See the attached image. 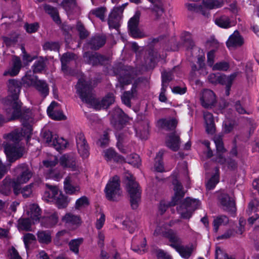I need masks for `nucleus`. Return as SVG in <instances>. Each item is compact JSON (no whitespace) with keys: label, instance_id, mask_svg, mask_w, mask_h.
Instances as JSON below:
<instances>
[{"label":"nucleus","instance_id":"49","mask_svg":"<svg viewBox=\"0 0 259 259\" xmlns=\"http://www.w3.org/2000/svg\"><path fill=\"white\" fill-rule=\"evenodd\" d=\"M71 179L70 178L68 177L66 178L65 179L64 184V189L67 193L69 194H72L75 193L76 191H78L79 189L77 186L74 187L72 186L71 184Z\"/></svg>","mask_w":259,"mask_h":259},{"label":"nucleus","instance_id":"9","mask_svg":"<svg viewBox=\"0 0 259 259\" xmlns=\"http://www.w3.org/2000/svg\"><path fill=\"white\" fill-rule=\"evenodd\" d=\"M138 74L137 69L131 66H123L119 71L118 77V81L121 85L122 89H123L124 85L130 84L133 78Z\"/></svg>","mask_w":259,"mask_h":259},{"label":"nucleus","instance_id":"61","mask_svg":"<svg viewBox=\"0 0 259 259\" xmlns=\"http://www.w3.org/2000/svg\"><path fill=\"white\" fill-rule=\"evenodd\" d=\"M48 114L50 117L55 120H60L66 119L65 116L60 110L52 111L48 112Z\"/></svg>","mask_w":259,"mask_h":259},{"label":"nucleus","instance_id":"11","mask_svg":"<svg viewBox=\"0 0 259 259\" xmlns=\"http://www.w3.org/2000/svg\"><path fill=\"white\" fill-rule=\"evenodd\" d=\"M200 100L202 106L207 109H211L217 103L216 96L214 93L209 89H204L200 93Z\"/></svg>","mask_w":259,"mask_h":259},{"label":"nucleus","instance_id":"54","mask_svg":"<svg viewBox=\"0 0 259 259\" xmlns=\"http://www.w3.org/2000/svg\"><path fill=\"white\" fill-rule=\"evenodd\" d=\"M182 39L185 46L188 49H192L194 47V42L192 40L191 34L188 32H185L182 36Z\"/></svg>","mask_w":259,"mask_h":259},{"label":"nucleus","instance_id":"36","mask_svg":"<svg viewBox=\"0 0 259 259\" xmlns=\"http://www.w3.org/2000/svg\"><path fill=\"white\" fill-rule=\"evenodd\" d=\"M165 236L171 242L169 245L171 247L175 249V245L179 246L182 243L180 238L178 236L176 233L172 230H169L165 233Z\"/></svg>","mask_w":259,"mask_h":259},{"label":"nucleus","instance_id":"32","mask_svg":"<svg viewBox=\"0 0 259 259\" xmlns=\"http://www.w3.org/2000/svg\"><path fill=\"white\" fill-rule=\"evenodd\" d=\"M34 88L39 92L43 98L46 97L49 93V87L47 82L44 80L38 79Z\"/></svg>","mask_w":259,"mask_h":259},{"label":"nucleus","instance_id":"17","mask_svg":"<svg viewBox=\"0 0 259 259\" xmlns=\"http://www.w3.org/2000/svg\"><path fill=\"white\" fill-rule=\"evenodd\" d=\"M175 185V195L172 197L170 205L175 206L181 202L182 199L184 197L185 192L183 190V186L179 182L174 183Z\"/></svg>","mask_w":259,"mask_h":259},{"label":"nucleus","instance_id":"22","mask_svg":"<svg viewBox=\"0 0 259 259\" xmlns=\"http://www.w3.org/2000/svg\"><path fill=\"white\" fill-rule=\"evenodd\" d=\"M83 58L88 63L93 65L101 63L104 60V56L96 52H86L83 54Z\"/></svg>","mask_w":259,"mask_h":259},{"label":"nucleus","instance_id":"38","mask_svg":"<svg viewBox=\"0 0 259 259\" xmlns=\"http://www.w3.org/2000/svg\"><path fill=\"white\" fill-rule=\"evenodd\" d=\"M37 236L38 241L41 243L48 244L52 241L51 233L49 231H39Z\"/></svg>","mask_w":259,"mask_h":259},{"label":"nucleus","instance_id":"24","mask_svg":"<svg viewBox=\"0 0 259 259\" xmlns=\"http://www.w3.org/2000/svg\"><path fill=\"white\" fill-rule=\"evenodd\" d=\"M27 214L28 216L31 218L34 224L40 219L41 209L37 204H31L28 207Z\"/></svg>","mask_w":259,"mask_h":259},{"label":"nucleus","instance_id":"41","mask_svg":"<svg viewBox=\"0 0 259 259\" xmlns=\"http://www.w3.org/2000/svg\"><path fill=\"white\" fill-rule=\"evenodd\" d=\"M206 130H215L214 118L212 114L208 112H203Z\"/></svg>","mask_w":259,"mask_h":259},{"label":"nucleus","instance_id":"43","mask_svg":"<svg viewBox=\"0 0 259 259\" xmlns=\"http://www.w3.org/2000/svg\"><path fill=\"white\" fill-rule=\"evenodd\" d=\"M215 23L220 27L228 28L231 27V21L228 16L223 15L215 19Z\"/></svg>","mask_w":259,"mask_h":259},{"label":"nucleus","instance_id":"50","mask_svg":"<svg viewBox=\"0 0 259 259\" xmlns=\"http://www.w3.org/2000/svg\"><path fill=\"white\" fill-rule=\"evenodd\" d=\"M213 141L215 144L217 152L218 153H223L226 151L222 141V135H218L214 136Z\"/></svg>","mask_w":259,"mask_h":259},{"label":"nucleus","instance_id":"64","mask_svg":"<svg viewBox=\"0 0 259 259\" xmlns=\"http://www.w3.org/2000/svg\"><path fill=\"white\" fill-rule=\"evenodd\" d=\"M230 66L228 62L223 61L217 63L212 67L213 70L227 71Z\"/></svg>","mask_w":259,"mask_h":259},{"label":"nucleus","instance_id":"44","mask_svg":"<svg viewBox=\"0 0 259 259\" xmlns=\"http://www.w3.org/2000/svg\"><path fill=\"white\" fill-rule=\"evenodd\" d=\"M146 240L145 238H143L140 245L137 244L135 239L133 240L132 244V249L135 252L140 254L144 253L146 250Z\"/></svg>","mask_w":259,"mask_h":259},{"label":"nucleus","instance_id":"28","mask_svg":"<svg viewBox=\"0 0 259 259\" xmlns=\"http://www.w3.org/2000/svg\"><path fill=\"white\" fill-rule=\"evenodd\" d=\"M176 250L179 252L180 255L186 259H188L191 255L193 250L194 247L193 245L184 246L182 243L179 246L175 245Z\"/></svg>","mask_w":259,"mask_h":259},{"label":"nucleus","instance_id":"40","mask_svg":"<svg viewBox=\"0 0 259 259\" xmlns=\"http://www.w3.org/2000/svg\"><path fill=\"white\" fill-rule=\"evenodd\" d=\"M45 11L51 15L54 21L57 24L60 23L61 20L57 9L50 5H46L44 6Z\"/></svg>","mask_w":259,"mask_h":259},{"label":"nucleus","instance_id":"4","mask_svg":"<svg viewBox=\"0 0 259 259\" xmlns=\"http://www.w3.org/2000/svg\"><path fill=\"white\" fill-rule=\"evenodd\" d=\"M126 180V189L130 197V203L133 209H137L141 201V191L139 184L135 181V179L131 174L125 176Z\"/></svg>","mask_w":259,"mask_h":259},{"label":"nucleus","instance_id":"15","mask_svg":"<svg viewBox=\"0 0 259 259\" xmlns=\"http://www.w3.org/2000/svg\"><path fill=\"white\" fill-rule=\"evenodd\" d=\"M76 156L74 153H68L61 156L59 159L60 165L64 168L74 170L76 166Z\"/></svg>","mask_w":259,"mask_h":259},{"label":"nucleus","instance_id":"63","mask_svg":"<svg viewBox=\"0 0 259 259\" xmlns=\"http://www.w3.org/2000/svg\"><path fill=\"white\" fill-rule=\"evenodd\" d=\"M58 159L56 157L54 156L50 159H47L42 161L44 165L48 168V169L54 168L58 163Z\"/></svg>","mask_w":259,"mask_h":259},{"label":"nucleus","instance_id":"7","mask_svg":"<svg viewBox=\"0 0 259 259\" xmlns=\"http://www.w3.org/2000/svg\"><path fill=\"white\" fill-rule=\"evenodd\" d=\"M106 197L109 200L116 201L121 195L119 179L117 176L109 180L105 188Z\"/></svg>","mask_w":259,"mask_h":259},{"label":"nucleus","instance_id":"33","mask_svg":"<svg viewBox=\"0 0 259 259\" xmlns=\"http://www.w3.org/2000/svg\"><path fill=\"white\" fill-rule=\"evenodd\" d=\"M30 70L27 71L25 75L22 78V82L26 87H34L35 83L38 79L37 77L33 74Z\"/></svg>","mask_w":259,"mask_h":259},{"label":"nucleus","instance_id":"29","mask_svg":"<svg viewBox=\"0 0 259 259\" xmlns=\"http://www.w3.org/2000/svg\"><path fill=\"white\" fill-rule=\"evenodd\" d=\"M104 156L107 160L113 159L114 161L119 163H125V158L117 153L113 149L110 148L104 151Z\"/></svg>","mask_w":259,"mask_h":259},{"label":"nucleus","instance_id":"58","mask_svg":"<svg viewBox=\"0 0 259 259\" xmlns=\"http://www.w3.org/2000/svg\"><path fill=\"white\" fill-rule=\"evenodd\" d=\"M76 29L79 32V37L81 39H84L89 35V32L86 30L83 24L80 22H78L76 24Z\"/></svg>","mask_w":259,"mask_h":259},{"label":"nucleus","instance_id":"2","mask_svg":"<svg viewBox=\"0 0 259 259\" xmlns=\"http://www.w3.org/2000/svg\"><path fill=\"white\" fill-rule=\"evenodd\" d=\"M32 131H12L4 138L7 143L4 147L5 153L8 161L11 164L21 158L25 152L24 145L21 141L23 140L28 143L32 135Z\"/></svg>","mask_w":259,"mask_h":259},{"label":"nucleus","instance_id":"47","mask_svg":"<svg viewBox=\"0 0 259 259\" xmlns=\"http://www.w3.org/2000/svg\"><path fill=\"white\" fill-rule=\"evenodd\" d=\"M54 201L59 208H65L68 205V201L66 197L63 195L61 193H58V195H57Z\"/></svg>","mask_w":259,"mask_h":259},{"label":"nucleus","instance_id":"30","mask_svg":"<svg viewBox=\"0 0 259 259\" xmlns=\"http://www.w3.org/2000/svg\"><path fill=\"white\" fill-rule=\"evenodd\" d=\"M48 190H46L43 195L44 199L47 201H54L57 195H58L59 190L57 187L46 184Z\"/></svg>","mask_w":259,"mask_h":259},{"label":"nucleus","instance_id":"53","mask_svg":"<svg viewBox=\"0 0 259 259\" xmlns=\"http://www.w3.org/2000/svg\"><path fill=\"white\" fill-rule=\"evenodd\" d=\"M126 162L135 167H138L141 163V159L139 156L136 154L133 153L128 155L126 158H125Z\"/></svg>","mask_w":259,"mask_h":259},{"label":"nucleus","instance_id":"1","mask_svg":"<svg viewBox=\"0 0 259 259\" xmlns=\"http://www.w3.org/2000/svg\"><path fill=\"white\" fill-rule=\"evenodd\" d=\"M22 82L15 79H10L7 83L8 95L5 101V109L7 113L12 112V119L21 117L22 124L26 130H32L34 120L29 109L22 108V103L19 100Z\"/></svg>","mask_w":259,"mask_h":259},{"label":"nucleus","instance_id":"52","mask_svg":"<svg viewBox=\"0 0 259 259\" xmlns=\"http://www.w3.org/2000/svg\"><path fill=\"white\" fill-rule=\"evenodd\" d=\"M219 170V168L216 167L215 168V171H216L215 174L211 177V178L209 179V180L208 181V182L206 184L207 189H209V190L213 189L215 187V185L219 183V176L218 174Z\"/></svg>","mask_w":259,"mask_h":259},{"label":"nucleus","instance_id":"6","mask_svg":"<svg viewBox=\"0 0 259 259\" xmlns=\"http://www.w3.org/2000/svg\"><path fill=\"white\" fill-rule=\"evenodd\" d=\"M40 134L48 145L53 147L58 151L66 148L68 144L65 139L62 137L59 138L52 131H42Z\"/></svg>","mask_w":259,"mask_h":259},{"label":"nucleus","instance_id":"13","mask_svg":"<svg viewBox=\"0 0 259 259\" xmlns=\"http://www.w3.org/2000/svg\"><path fill=\"white\" fill-rule=\"evenodd\" d=\"M140 14L137 12L135 15L131 18L128 23V30L130 34L135 38L142 37L143 36V33L139 28V23Z\"/></svg>","mask_w":259,"mask_h":259},{"label":"nucleus","instance_id":"19","mask_svg":"<svg viewBox=\"0 0 259 259\" xmlns=\"http://www.w3.org/2000/svg\"><path fill=\"white\" fill-rule=\"evenodd\" d=\"M180 139L175 132L170 134L165 140L166 146L174 151H177L180 146Z\"/></svg>","mask_w":259,"mask_h":259},{"label":"nucleus","instance_id":"18","mask_svg":"<svg viewBox=\"0 0 259 259\" xmlns=\"http://www.w3.org/2000/svg\"><path fill=\"white\" fill-rule=\"evenodd\" d=\"M219 199L224 210L231 211H235L236 209L235 202L229 195L226 193H222L220 195Z\"/></svg>","mask_w":259,"mask_h":259},{"label":"nucleus","instance_id":"35","mask_svg":"<svg viewBox=\"0 0 259 259\" xmlns=\"http://www.w3.org/2000/svg\"><path fill=\"white\" fill-rule=\"evenodd\" d=\"M62 221L68 226H78L81 224L80 218L71 213H66L62 218Z\"/></svg>","mask_w":259,"mask_h":259},{"label":"nucleus","instance_id":"45","mask_svg":"<svg viewBox=\"0 0 259 259\" xmlns=\"http://www.w3.org/2000/svg\"><path fill=\"white\" fill-rule=\"evenodd\" d=\"M18 227L19 230L29 231L31 230V222L29 218H21L18 221Z\"/></svg>","mask_w":259,"mask_h":259},{"label":"nucleus","instance_id":"21","mask_svg":"<svg viewBox=\"0 0 259 259\" xmlns=\"http://www.w3.org/2000/svg\"><path fill=\"white\" fill-rule=\"evenodd\" d=\"M138 85V81L136 80L133 84L131 90L124 92L121 97L122 102L127 107H130L131 106V99L137 96Z\"/></svg>","mask_w":259,"mask_h":259},{"label":"nucleus","instance_id":"51","mask_svg":"<svg viewBox=\"0 0 259 259\" xmlns=\"http://www.w3.org/2000/svg\"><path fill=\"white\" fill-rule=\"evenodd\" d=\"M83 240L82 238H78L71 240L69 243V248L71 251L75 254H77L79 252V247L82 243Z\"/></svg>","mask_w":259,"mask_h":259},{"label":"nucleus","instance_id":"31","mask_svg":"<svg viewBox=\"0 0 259 259\" xmlns=\"http://www.w3.org/2000/svg\"><path fill=\"white\" fill-rule=\"evenodd\" d=\"M69 238V233L66 230H62L56 234L54 242L56 245L61 246L67 243Z\"/></svg>","mask_w":259,"mask_h":259},{"label":"nucleus","instance_id":"55","mask_svg":"<svg viewBox=\"0 0 259 259\" xmlns=\"http://www.w3.org/2000/svg\"><path fill=\"white\" fill-rule=\"evenodd\" d=\"M47 175L49 178L58 180L63 176L62 172L57 168H53L47 170Z\"/></svg>","mask_w":259,"mask_h":259},{"label":"nucleus","instance_id":"10","mask_svg":"<svg viewBox=\"0 0 259 259\" xmlns=\"http://www.w3.org/2000/svg\"><path fill=\"white\" fill-rule=\"evenodd\" d=\"M14 171L17 174L16 179L18 182L20 184H25L29 181L33 176L32 170L28 165L25 163L18 164L15 168Z\"/></svg>","mask_w":259,"mask_h":259},{"label":"nucleus","instance_id":"46","mask_svg":"<svg viewBox=\"0 0 259 259\" xmlns=\"http://www.w3.org/2000/svg\"><path fill=\"white\" fill-rule=\"evenodd\" d=\"M229 223V219L225 215H221L217 217L213 220V230L215 232H217L219 226L221 225H225Z\"/></svg>","mask_w":259,"mask_h":259},{"label":"nucleus","instance_id":"3","mask_svg":"<svg viewBox=\"0 0 259 259\" xmlns=\"http://www.w3.org/2000/svg\"><path fill=\"white\" fill-rule=\"evenodd\" d=\"M90 81H87L84 78L78 79L76 85L77 93L79 95L82 101L95 106L96 109L107 108L114 102V98L112 95H108L101 101L96 99L93 93V89Z\"/></svg>","mask_w":259,"mask_h":259},{"label":"nucleus","instance_id":"59","mask_svg":"<svg viewBox=\"0 0 259 259\" xmlns=\"http://www.w3.org/2000/svg\"><path fill=\"white\" fill-rule=\"evenodd\" d=\"M76 59V55L72 53L68 52L64 54L61 58V63L68 64L70 61Z\"/></svg>","mask_w":259,"mask_h":259},{"label":"nucleus","instance_id":"14","mask_svg":"<svg viewBox=\"0 0 259 259\" xmlns=\"http://www.w3.org/2000/svg\"><path fill=\"white\" fill-rule=\"evenodd\" d=\"M111 123L115 127L122 125L127 121V117L119 108H116L111 113Z\"/></svg>","mask_w":259,"mask_h":259},{"label":"nucleus","instance_id":"5","mask_svg":"<svg viewBox=\"0 0 259 259\" xmlns=\"http://www.w3.org/2000/svg\"><path fill=\"white\" fill-rule=\"evenodd\" d=\"M200 204V201L198 199L187 197L177 207L178 212L181 218L189 219L193 212L199 208Z\"/></svg>","mask_w":259,"mask_h":259},{"label":"nucleus","instance_id":"23","mask_svg":"<svg viewBox=\"0 0 259 259\" xmlns=\"http://www.w3.org/2000/svg\"><path fill=\"white\" fill-rule=\"evenodd\" d=\"M148 1L153 5V7L151 9V11L155 16V20H158L164 12L162 3L160 0Z\"/></svg>","mask_w":259,"mask_h":259},{"label":"nucleus","instance_id":"16","mask_svg":"<svg viewBox=\"0 0 259 259\" xmlns=\"http://www.w3.org/2000/svg\"><path fill=\"white\" fill-rule=\"evenodd\" d=\"M237 74V73L235 72L229 76H227L225 74H221L219 75L218 83L226 86L225 94L227 96L230 95L231 87L233 81L236 78Z\"/></svg>","mask_w":259,"mask_h":259},{"label":"nucleus","instance_id":"48","mask_svg":"<svg viewBox=\"0 0 259 259\" xmlns=\"http://www.w3.org/2000/svg\"><path fill=\"white\" fill-rule=\"evenodd\" d=\"M45 61L43 58L40 57L33 65L32 68L33 73H37L41 72L45 68Z\"/></svg>","mask_w":259,"mask_h":259},{"label":"nucleus","instance_id":"57","mask_svg":"<svg viewBox=\"0 0 259 259\" xmlns=\"http://www.w3.org/2000/svg\"><path fill=\"white\" fill-rule=\"evenodd\" d=\"M172 73L164 71L162 73V87L167 88L168 83L172 80Z\"/></svg>","mask_w":259,"mask_h":259},{"label":"nucleus","instance_id":"37","mask_svg":"<svg viewBox=\"0 0 259 259\" xmlns=\"http://www.w3.org/2000/svg\"><path fill=\"white\" fill-rule=\"evenodd\" d=\"M11 179L10 177H6L0 184V193L8 196L11 193Z\"/></svg>","mask_w":259,"mask_h":259},{"label":"nucleus","instance_id":"25","mask_svg":"<svg viewBox=\"0 0 259 259\" xmlns=\"http://www.w3.org/2000/svg\"><path fill=\"white\" fill-rule=\"evenodd\" d=\"M178 123V120L174 118L161 119L157 121V125L158 128L174 130L177 127Z\"/></svg>","mask_w":259,"mask_h":259},{"label":"nucleus","instance_id":"8","mask_svg":"<svg viewBox=\"0 0 259 259\" xmlns=\"http://www.w3.org/2000/svg\"><path fill=\"white\" fill-rule=\"evenodd\" d=\"M126 5L127 4H124L112 9L108 18V24L110 28L117 29L119 27L122 13Z\"/></svg>","mask_w":259,"mask_h":259},{"label":"nucleus","instance_id":"27","mask_svg":"<svg viewBox=\"0 0 259 259\" xmlns=\"http://www.w3.org/2000/svg\"><path fill=\"white\" fill-rule=\"evenodd\" d=\"M243 43V38L239 33L235 31L229 38L226 42L228 48L241 46Z\"/></svg>","mask_w":259,"mask_h":259},{"label":"nucleus","instance_id":"20","mask_svg":"<svg viewBox=\"0 0 259 259\" xmlns=\"http://www.w3.org/2000/svg\"><path fill=\"white\" fill-rule=\"evenodd\" d=\"M12 67L4 73V76H16L19 72L22 67V62L19 57L14 56L12 58Z\"/></svg>","mask_w":259,"mask_h":259},{"label":"nucleus","instance_id":"39","mask_svg":"<svg viewBox=\"0 0 259 259\" xmlns=\"http://www.w3.org/2000/svg\"><path fill=\"white\" fill-rule=\"evenodd\" d=\"M164 151L160 150L157 154L155 159L154 168L158 172H163L164 171V166L162 161V157Z\"/></svg>","mask_w":259,"mask_h":259},{"label":"nucleus","instance_id":"62","mask_svg":"<svg viewBox=\"0 0 259 259\" xmlns=\"http://www.w3.org/2000/svg\"><path fill=\"white\" fill-rule=\"evenodd\" d=\"M259 205V203L256 200L251 201L248 206V209L246 210V212L248 215H250L253 212L257 211V207Z\"/></svg>","mask_w":259,"mask_h":259},{"label":"nucleus","instance_id":"34","mask_svg":"<svg viewBox=\"0 0 259 259\" xmlns=\"http://www.w3.org/2000/svg\"><path fill=\"white\" fill-rule=\"evenodd\" d=\"M58 221V216L56 213H53L50 216L42 218L40 221L41 224L46 228H51L55 225Z\"/></svg>","mask_w":259,"mask_h":259},{"label":"nucleus","instance_id":"12","mask_svg":"<svg viewBox=\"0 0 259 259\" xmlns=\"http://www.w3.org/2000/svg\"><path fill=\"white\" fill-rule=\"evenodd\" d=\"M76 146L78 153L82 158H87L90 154V148L84 136L81 132L78 133L76 136Z\"/></svg>","mask_w":259,"mask_h":259},{"label":"nucleus","instance_id":"42","mask_svg":"<svg viewBox=\"0 0 259 259\" xmlns=\"http://www.w3.org/2000/svg\"><path fill=\"white\" fill-rule=\"evenodd\" d=\"M204 6L208 9H217L222 7L224 0H202Z\"/></svg>","mask_w":259,"mask_h":259},{"label":"nucleus","instance_id":"56","mask_svg":"<svg viewBox=\"0 0 259 259\" xmlns=\"http://www.w3.org/2000/svg\"><path fill=\"white\" fill-rule=\"evenodd\" d=\"M61 6L66 11H69L76 7V0H63Z\"/></svg>","mask_w":259,"mask_h":259},{"label":"nucleus","instance_id":"60","mask_svg":"<svg viewBox=\"0 0 259 259\" xmlns=\"http://www.w3.org/2000/svg\"><path fill=\"white\" fill-rule=\"evenodd\" d=\"M33 183L24 186L21 191V193L24 198H28L31 197L32 193V188Z\"/></svg>","mask_w":259,"mask_h":259},{"label":"nucleus","instance_id":"26","mask_svg":"<svg viewBox=\"0 0 259 259\" xmlns=\"http://www.w3.org/2000/svg\"><path fill=\"white\" fill-rule=\"evenodd\" d=\"M106 42V37L103 36H95L88 42L92 50H97L103 47Z\"/></svg>","mask_w":259,"mask_h":259}]
</instances>
